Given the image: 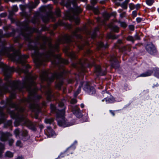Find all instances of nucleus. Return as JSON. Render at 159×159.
Listing matches in <instances>:
<instances>
[{
    "label": "nucleus",
    "instance_id": "nucleus-1",
    "mask_svg": "<svg viewBox=\"0 0 159 159\" xmlns=\"http://www.w3.org/2000/svg\"><path fill=\"white\" fill-rule=\"evenodd\" d=\"M21 15L27 18V20L22 23H19L20 26L21 30L19 35L15 38L14 42L17 43L20 36H22L29 42L28 47L30 49L33 50L32 56L34 57L36 62L39 65H41L43 61H50L55 66H58L61 63L67 64V60L61 58L59 55L54 54L55 51H58L59 44L64 43H69V45L76 44L80 49H82L84 46L87 45V41L78 33H81L82 30L77 28L72 33L71 35L66 34L58 39L56 44L53 46L50 39L45 36L39 35L36 37L35 40L31 38V35L33 32H38V30L34 28H31L28 25L30 20V16L23 11Z\"/></svg>",
    "mask_w": 159,
    "mask_h": 159
},
{
    "label": "nucleus",
    "instance_id": "nucleus-2",
    "mask_svg": "<svg viewBox=\"0 0 159 159\" xmlns=\"http://www.w3.org/2000/svg\"><path fill=\"white\" fill-rule=\"evenodd\" d=\"M2 30H0V60L2 56L5 55L11 60L20 64L22 67L18 66L15 70L13 67H10L2 62L0 63V67L2 68L5 79L7 81L3 86H0V94L7 92L11 93V94H15L14 91L17 90L21 92L23 88L29 91V94H37L34 80L37 76L28 72L27 69L30 68V66L26 63V60L28 57L27 55H21L20 51L22 45L18 43V49L12 45L9 48H6V41L1 39L2 37L13 36L16 31L13 30L11 33L4 34H2Z\"/></svg>",
    "mask_w": 159,
    "mask_h": 159
},
{
    "label": "nucleus",
    "instance_id": "nucleus-3",
    "mask_svg": "<svg viewBox=\"0 0 159 159\" xmlns=\"http://www.w3.org/2000/svg\"><path fill=\"white\" fill-rule=\"evenodd\" d=\"M65 72L63 68L60 70L59 72L52 74L49 70H44L41 72L40 74V79L41 81H46L48 84L53 81L55 79L57 80L56 87L59 89H61L63 83V75Z\"/></svg>",
    "mask_w": 159,
    "mask_h": 159
},
{
    "label": "nucleus",
    "instance_id": "nucleus-4",
    "mask_svg": "<svg viewBox=\"0 0 159 159\" xmlns=\"http://www.w3.org/2000/svg\"><path fill=\"white\" fill-rule=\"evenodd\" d=\"M40 11L41 13H43L45 15H43L41 13H36L34 15V18L32 20L33 23H37L38 24L40 21V18L42 19L44 23L48 22L50 19H51L52 21L55 20V18L51 11V7L47 6H42L40 8Z\"/></svg>",
    "mask_w": 159,
    "mask_h": 159
},
{
    "label": "nucleus",
    "instance_id": "nucleus-5",
    "mask_svg": "<svg viewBox=\"0 0 159 159\" xmlns=\"http://www.w3.org/2000/svg\"><path fill=\"white\" fill-rule=\"evenodd\" d=\"M65 102V101L64 99L61 100L59 101V107L62 108V109L61 110L56 109L55 106L53 104H51L50 106L51 111L55 112L57 113L56 120L57 121L58 125L60 126L63 127H66L73 125L72 123L67 122L65 119V107L64 106V103Z\"/></svg>",
    "mask_w": 159,
    "mask_h": 159
},
{
    "label": "nucleus",
    "instance_id": "nucleus-6",
    "mask_svg": "<svg viewBox=\"0 0 159 159\" xmlns=\"http://www.w3.org/2000/svg\"><path fill=\"white\" fill-rule=\"evenodd\" d=\"M73 4L74 6V9H72L70 12H68L66 15L67 17L70 20H75L77 25L79 24L80 20L78 18L75 17V16L78 15L82 11V10L80 7L76 6L75 2L74 1Z\"/></svg>",
    "mask_w": 159,
    "mask_h": 159
},
{
    "label": "nucleus",
    "instance_id": "nucleus-7",
    "mask_svg": "<svg viewBox=\"0 0 159 159\" xmlns=\"http://www.w3.org/2000/svg\"><path fill=\"white\" fill-rule=\"evenodd\" d=\"M102 93L103 97L105 98L104 99L102 100V101H104L105 99L107 103H112L115 102L114 98L106 91H103Z\"/></svg>",
    "mask_w": 159,
    "mask_h": 159
},
{
    "label": "nucleus",
    "instance_id": "nucleus-8",
    "mask_svg": "<svg viewBox=\"0 0 159 159\" xmlns=\"http://www.w3.org/2000/svg\"><path fill=\"white\" fill-rule=\"evenodd\" d=\"M106 73V71L101 69L100 66L97 65L95 66L94 74L97 76L105 75Z\"/></svg>",
    "mask_w": 159,
    "mask_h": 159
},
{
    "label": "nucleus",
    "instance_id": "nucleus-9",
    "mask_svg": "<svg viewBox=\"0 0 159 159\" xmlns=\"http://www.w3.org/2000/svg\"><path fill=\"white\" fill-rule=\"evenodd\" d=\"M84 89L85 91L89 93L90 94H94L95 92V89L93 87L90 86V83L89 82L86 83Z\"/></svg>",
    "mask_w": 159,
    "mask_h": 159
},
{
    "label": "nucleus",
    "instance_id": "nucleus-10",
    "mask_svg": "<svg viewBox=\"0 0 159 159\" xmlns=\"http://www.w3.org/2000/svg\"><path fill=\"white\" fill-rule=\"evenodd\" d=\"M45 92L47 96V99L48 101L51 100L53 98L55 99V97L56 96L55 94L52 93L51 90L49 88L45 89Z\"/></svg>",
    "mask_w": 159,
    "mask_h": 159
},
{
    "label": "nucleus",
    "instance_id": "nucleus-11",
    "mask_svg": "<svg viewBox=\"0 0 159 159\" xmlns=\"http://www.w3.org/2000/svg\"><path fill=\"white\" fill-rule=\"evenodd\" d=\"M71 111L78 118L81 117V113L79 107L77 106H72L71 107Z\"/></svg>",
    "mask_w": 159,
    "mask_h": 159
},
{
    "label": "nucleus",
    "instance_id": "nucleus-12",
    "mask_svg": "<svg viewBox=\"0 0 159 159\" xmlns=\"http://www.w3.org/2000/svg\"><path fill=\"white\" fill-rule=\"evenodd\" d=\"M79 64L82 70L84 68L91 65L89 61L86 59L79 60Z\"/></svg>",
    "mask_w": 159,
    "mask_h": 159
},
{
    "label": "nucleus",
    "instance_id": "nucleus-13",
    "mask_svg": "<svg viewBox=\"0 0 159 159\" xmlns=\"http://www.w3.org/2000/svg\"><path fill=\"white\" fill-rule=\"evenodd\" d=\"M146 49L148 52L151 54H153L156 51L154 46L152 43L148 44L146 46Z\"/></svg>",
    "mask_w": 159,
    "mask_h": 159
},
{
    "label": "nucleus",
    "instance_id": "nucleus-14",
    "mask_svg": "<svg viewBox=\"0 0 159 159\" xmlns=\"http://www.w3.org/2000/svg\"><path fill=\"white\" fill-rule=\"evenodd\" d=\"M0 137V140L1 141H4L7 140L8 137L11 136L12 135L8 132L3 133L1 132Z\"/></svg>",
    "mask_w": 159,
    "mask_h": 159
},
{
    "label": "nucleus",
    "instance_id": "nucleus-15",
    "mask_svg": "<svg viewBox=\"0 0 159 159\" xmlns=\"http://www.w3.org/2000/svg\"><path fill=\"white\" fill-rule=\"evenodd\" d=\"M45 134L48 137H51L55 134V132L50 127H48L45 131Z\"/></svg>",
    "mask_w": 159,
    "mask_h": 159
},
{
    "label": "nucleus",
    "instance_id": "nucleus-16",
    "mask_svg": "<svg viewBox=\"0 0 159 159\" xmlns=\"http://www.w3.org/2000/svg\"><path fill=\"white\" fill-rule=\"evenodd\" d=\"M111 60L113 61L111 63V66L115 68H118L119 67V65L116 61V57L115 56H113L111 57Z\"/></svg>",
    "mask_w": 159,
    "mask_h": 159
},
{
    "label": "nucleus",
    "instance_id": "nucleus-17",
    "mask_svg": "<svg viewBox=\"0 0 159 159\" xmlns=\"http://www.w3.org/2000/svg\"><path fill=\"white\" fill-rule=\"evenodd\" d=\"M153 73V71L152 70H149L147 71L140 75L139 77H145L151 75Z\"/></svg>",
    "mask_w": 159,
    "mask_h": 159
},
{
    "label": "nucleus",
    "instance_id": "nucleus-18",
    "mask_svg": "<svg viewBox=\"0 0 159 159\" xmlns=\"http://www.w3.org/2000/svg\"><path fill=\"white\" fill-rule=\"evenodd\" d=\"M15 12L12 11L9 12V18L11 20V23H14L16 20L12 18V16L15 15Z\"/></svg>",
    "mask_w": 159,
    "mask_h": 159
},
{
    "label": "nucleus",
    "instance_id": "nucleus-19",
    "mask_svg": "<svg viewBox=\"0 0 159 159\" xmlns=\"http://www.w3.org/2000/svg\"><path fill=\"white\" fill-rule=\"evenodd\" d=\"M2 108H0V115L1 116V118H0V124L4 122L5 120V115L1 112Z\"/></svg>",
    "mask_w": 159,
    "mask_h": 159
},
{
    "label": "nucleus",
    "instance_id": "nucleus-20",
    "mask_svg": "<svg viewBox=\"0 0 159 159\" xmlns=\"http://www.w3.org/2000/svg\"><path fill=\"white\" fill-rule=\"evenodd\" d=\"M5 157L12 158L13 156V153L10 151H7L5 152Z\"/></svg>",
    "mask_w": 159,
    "mask_h": 159
},
{
    "label": "nucleus",
    "instance_id": "nucleus-21",
    "mask_svg": "<svg viewBox=\"0 0 159 159\" xmlns=\"http://www.w3.org/2000/svg\"><path fill=\"white\" fill-rule=\"evenodd\" d=\"M4 146L3 144L0 142V157H1L4 150Z\"/></svg>",
    "mask_w": 159,
    "mask_h": 159
},
{
    "label": "nucleus",
    "instance_id": "nucleus-22",
    "mask_svg": "<svg viewBox=\"0 0 159 159\" xmlns=\"http://www.w3.org/2000/svg\"><path fill=\"white\" fill-rule=\"evenodd\" d=\"M68 56L72 59H76V56L75 53L73 52H69L68 53Z\"/></svg>",
    "mask_w": 159,
    "mask_h": 159
},
{
    "label": "nucleus",
    "instance_id": "nucleus-23",
    "mask_svg": "<svg viewBox=\"0 0 159 159\" xmlns=\"http://www.w3.org/2000/svg\"><path fill=\"white\" fill-rule=\"evenodd\" d=\"M98 45L100 48H106L108 47V45L107 44H104L102 42H100L98 43Z\"/></svg>",
    "mask_w": 159,
    "mask_h": 159
},
{
    "label": "nucleus",
    "instance_id": "nucleus-24",
    "mask_svg": "<svg viewBox=\"0 0 159 159\" xmlns=\"http://www.w3.org/2000/svg\"><path fill=\"white\" fill-rule=\"evenodd\" d=\"M54 119L53 118L46 119L45 120V122L46 123L51 124L54 121Z\"/></svg>",
    "mask_w": 159,
    "mask_h": 159
},
{
    "label": "nucleus",
    "instance_id": "nucleus-25",
    "mask_svg": "<svg viewBox=\"0 0 159 159\" xmlns=\"http://www.w3.org/2000/svg\"><path fill=\"white\" fill-rule=\"evenodd\" d=\"M154 75L159 78V68H156L155 70Z\"/></svg>",
    "mask_w": 159,
    "mask_h": 159
},
{
    "label": "nucleus",
    "instance_id": "nucleus-26",
    "mask_svg": "<svg viewBox=\"0 0 159 159\" xmlns=\"http://www.w3.org/2000/svg\"><path fill=\"white\" fill-rule=\"evenodd\" d=\"M154 0H146V4L149 6H151L154 2Z\"/></svg>",
    "mask_w": 159,
    "mask_h": 159
},
{
    "label": "nucleus",
    "instance_id": "nucleus-27",
    "mask_svg": "<svg viewBox=\"0 0 159 159\" xmlns=\"http://www.w3.org/2000/svg\"><path fill=\"white\" fill-rule=\"evenodd\" d=\"M108 37L109 39L111 38L113 39H115L117 38V36L112 34H110L108 35Z\"/></svg>",
    "mask_w": 159,
    "mask_h": 159
},
{
    "label": "nucleus",
    "instance_id": "nucleus-28",
    "mask_svg": "<svg viewBox=\"0 0 159 159\" xmlns=\"http://www.w3.org/2000/svg\"><path fill=\"white\" fill-rule=\"evenodd\" d=\"M103 16L106 20H107L110 18V15L107 13H104L103 14Z\"/></svg>",
    "mask_w": 159,
    "mask_h": 159
},
{
    "label": "nucleus",
    "instance_id": "nucleus-29",
    "mask_svg": "<svg viewBox=\"0 0 159 159\" xmlns=\"http://www.w3.org/2000/svg\"><path fill=\"white\" fill-rule=\"evenodd\" d=\"M99 30V29L98 27H96L95 29L94 32L91 35L92 38L93 39H94L96 37V32L97 31H98Z\"/></svg>",
    "mask_w": 159,
    "mask_h": 159
},
{
    "label": "nucleus",
    "instance_id": "nucleus-30",
    "mask_svg": "<svg viewBox=\"0 0 159 159\" xmlns=\"http://www.w3.org/2000/svg\"><path fill=\"white\" fill-rule=\"evenodd\" d=\"M127 39L128 41H131L133 43H134V38L133 37L130 36L128 37L127 38Z\"/></svg>",
    "mask_w": 159,
    "mask_h": 159
},
{
    "label": "nucleus",
    "instance_id": "nucleus-31",
    "mask_svg": "<svg viewBox=\"0 0 159 159\" xmlns=\"http://www.w3.org/2000/svg\"><path fill=\"white\" fill-rule=\"evenodd\" d=\"M112 30L115 32H118L119 31V28L117 26L115 25L112 27Z\"/></svg>",
    "mask_w": 159,
    "mask_h": 159
},
{
    "label": "nucleus",
    "instance_id": "nucleus-32",
    "mask_svg": "<svg viewBox=\"0 0 159 159\" xmlns=\"http://www.w3.org/2000/svg\"><path fill=\"white\" fill-rule=\"evenodd\" d=\"M127 4L128 3L124 2L121 4V6L124 9H126L127 8Z\"/></svg>",
    "mask_w": 159,
    "mask_h": 159
},
{
    "label": "nucleus",
    "instance_id": "nucleus-33",
    "mask_svg": "<svg viewBox=\"0 0 159 159\" xmlns=\"http://www.w3.org/2000/svg\"><path fill=\"white\" fill-rule=\"evenodd\" d=\"M35 5H33L31 7L32 8H35L36 6L39 4V0H35Z\"/></svg>",
    "mask_w": 159,
    "mask_h": 159
},
{
    "label": "nucleus",
    "instance_id": "nucleus-34",
    "mask_svg": "<svg viewBox=\"0 0 159 159\" xmlns=\"http://www.w3.org/2000/svg\"><path fill=\"white\" fill-rule=\"evenodd\" d=\"M22 135L23 137H25L27 135L28 132L26 130H23L22 131Z\"/></svg>",
    "mask_w": 159,
    "mask_h": 159
},
{
    "label": "nucleus",
    "instance_id": "nucleus-35",
    "mask_svg": "<svg viewBox=\"0 0 159 159\" xmlns=\"http://www.w3.org/2000/svg\"><path fill=\"white\" fill-rule=\"evenodd\" d=\"M81 89V86H80L78 88L77 91L75 93V96H77L80 92Z\"/></svg>",
    "mask_w": 159,
    "mask_h": 159
},
{
    "label": "nucleus",
    "instance_id": "nucleus-36",
    "mask_svg": "<svg viewBox=\"0 0 159 159\" xmlns=\"http://www.w3.org/2000/svg\"><path fill=\"white\" fill-rule=\"evenodd\" d=\"M14 133L16 135V137H17L20 134V131L19 129H16L14 131Z\"/></svg>",
    "mask_w": 159,
    "mask_h": 159
},
{
    "label": "nucleus",
    "instance_id": "nucleus-37",
    "mask_svg": "<svg viewBox=\"0 0 159 159\" xmlns=\"http://www.w3.org/2000/svg\"><path fill=\"white\" fill-rule=\"evenodd\" d=\"M12 11L15 12L17 11H18V8L16 5H14L12 7Z\"/></svg>",
    "mask_w": 159,
    "mask_h": 159
},
{
    "label": "nucleus",
    "instance_id": "nucleus-38",
    "mask_svg": "<svg viewBox=\"0 0 159 159\" xmlns=\"http://www.w3.org/2000/svg\"><path fill=\"white\" fill-rule=\"evenodd\" d=\"M129 7L131 10H133L135 8V5L132 3L129 4Z\"/></svg>",
    "mask_w": 159,
    "mask_h": 159
},
{
    "label": "nucleus",
    "instance_id": "nucleus-39",
    "mask_svg": "<svg viewBox=\"0 0 159 159\" xmlns=\"http://www.w3.org/2000/svg\"><path fill=\"white\" fill-rule=\"evenodd\" d=\"M55 13L57 16H60V10L58 9H57Z\"/></svg>",
    "mask_w": 159,
    "mask_h": 159
},
{
    "label": "nucleus",
    "instance_id": "nucleus-40",
    "mask_svg": "<svg viewBox=\"0 0 159 159\" xmlns=\"http://www.w3.org/2000/svg\"><path fill=\"white\" fill-rule=\"evenodd\" d=\"M98 0H91V3L93 6L95 5L97 2Z\"/></svg>",
    "mask_w": 159,
    "mask_h": 159
},
{
    "label": "nucleus",
    "instance_id": "nucleus-41",
    "mask_svg": "<svg viewBox=\"0 0 159 159\" xmlns=\"http://www.w3.org/2000/svg\"><path fill=\"white\" fill-rule=\"evenodd\" d=\"M120 25L121 27L125 28L127 26V25L124 22H120Z\"/></svg>",
    "mask_w": 159,
    "mask_h": 159
},
{
    "label": "nucleus",
    "instance_id": "nucleus-42",
    "mask_svg": "<svg viewBox=\"0 0 159 159\" xmlns=\"http://www.w3.org/2000/svg\"><path fill=\"white\" fill-rule=\"evenodd\" d=\"M8 141L9 145L10 146H11L14 142V140L13 139H9Z\"/></svg>",
    "mask_w": 159,
    "mask_h": 159
},
{
    "label": "nucleus",
    "instance_id": "nucleus-43",
    "mask_svg": "<svg viewBox=\"0 0 159 159\" xmlns=\"http://www.w3.org/2000/svg\"><path fill=\"white\" fill-rule=\"evenodd\" d=\"M57 25H56L54 26V29H56L58 25H63V23L61 21H60L58 22Z\"/></svg>",
    "mask_w": 159,
    "mask_h": 159
},
{
    "label": "nucleus",
    "instance_id": "nucleus-44",
    "mask_svg": "<svg viewBox=\"0 0 159 159\" xmlns=\"http://www.w3.org/2000/svg\"><path fill=\"white\" fill-rule=\"evenodd\" d=\"M77 100L75 99H72L70 101V103L71 104H75L76 103Z\"/></svg>",
    "mask_w": 159,
    "mask_h": 159
},
{
    "label": "nucleus",
    "instance_id": "nucleus-45",
    "mask_svg": "<svg viewBox=\"0 0 159 159\" xmlns=\"http://www.w3.org/2000/svg\"><path fill=\"white\" fill-rule=\"evenodd\" d=\"M132 15L134 17H136L137 15V12L136 11H134L132 12Z\"/></svg>",
    "mask_w": 159,
    "mask_h": 159
},
{
    "label": "nucleus",
    "instance_id": "nucleus-46",
    "mask_svg": "<svg viewBox=\"0 0 159 159\" xmlns=\"http://www.w3.org/2000/svg\"><path fill=\"white\" fill-rule=\"evenodd\" d=\"M134 40H136V39H137V40H139V39H140V38L138 36V35L137 34H136L134 36Z\"/></svg>",
    "mask_w": 159,
    "mask_h": 159
},
{
    "label": "nucleus",
    "instance_id": "nucleus-47",
    "mask_svg": "<svg viewBox=\"0 0 159 159\" xmlns=\"http://www.w3.org/2000/svg\"><path fill=\"white\" fill-rule=\"evenodd\" d=\"M137 22L138 23H140L142 20V19L141 18L138 17L136 19Z\"/></svg>",
    "mask_w": 159,
    "mask_h": 159
},
{
    "label": "nucleus",
    "instance_id": "nucleus-48",
    "mask_svg": "<svg viewBox=\"0 0 159 159\" xmlns=\"http://www.w3.org/2000/svg\"><path fill=\"white\" fill-rule=\"evenodd\" d=\"M130 30H134V26L133 25H130L129 26Z\"/></svg>",
    "mask_w": 159,
    "mask_h": 159
},
{
    "label": "nucleus",
    "instance_id": "nucleus-49",
    "mask_svg": "<svg viewBox=\"0 0 159 159\" xmlns=\"http://www.w3.org/2000/svg\"><path fill=\"white\" fill-rule=\"evenodd\" d=\"M21 144V142L20 141H17L16 143V146H20Z\"/></svg>",
    "mask_w": 159,
    "mask_h": 159
},
{
    "label": "nucleus",
    "instance_id": "nucleus-50",
    "mask_svg": "<svg viewBox=\"0 0 159 159\" xmlns=\"http://www.w3.org/2000/svg\"><path fill=\"white\" fill-rule=\"evenodd\" d=\"M93 11H94V13L96 14H98L99 13V11L98 9H94Z\"/></svg>",
    "mask_w": 159,
    "mask_h": 159
},
{
    "label": "nucleus",
    "instance_id": "nucleus-51",
    "mask_svg": "<svg viewBox=\"0 0 159 159\" xmlns=\"http://www.w3.org/2000/svg\"><path fill=\"white\" fill-rule=\"evenodd\" d=\"M87 8L88 9H90V10H92V9H94L93 8V6H87Z\"/></svg>",
    "mask_w": 159,
    "mask_h": 159
},
{
    "label": "nucleus",
    "instance_id": "nucleus-52",
    "mask_svg": "<svg viewBox=\"0 0 159 159\" xmlns=\"http://www.w3.org/2000/svg\"><path fill=\"white\" fill-rule=\"evenodd\" d=\"M125 12H123L120 14V16L121 17V18H123L125 16Z\"/></svg>",
    "mask_w": 159,
    "mask_h": 159
},
{
    "label": "nucleus",
    "instance_id": "nucleus-53",
    "mask_svg": "<svg viewBox=\"0 0 159 159\" xmlns=\"http://www.w3.org/2000/svg\"><path fill=\"white\" fill-rule=\"evenodd\" d=\"M7 124L8 125L10 126L12 124V121H11V120H9L7 122Z\"/></svg>",
    "mask_w": 159,
    "mask_h": 159
},
{
    "label": "nucleus",
    "instance_id": "nucleus-54",
    "mask_svg": "<svg viewBox=\"0 0 159 159\" xmlns=\"http://www.w3.org/2000/svg\"><path fill=\"white\" fill-rule=\"evenodd\" d=\"M1 17H5L6 16V14L5 13H2L0 15Z\"/></svg>",
    "mask_w": 159,
    "mask_h": 159
},
{
    "label": "nucleus",
    "instance_id": "nucleus-55",
    "mask_svg": "<svg viewBox=\"0 0 159 159\" xmlns=\"http://www.w3.org/2000/svg\"><path fill=\"white\" fill-rule=\"evenodd\" d=\"M39 128L41 129H43V125L42 124H39Z\"/></svg>",
    "mask_w": 159,
    "mask_h": 159
},
{
    "label": "nucleus",
    "instance_id": "nucleus-56",
    "mask_svg": "<svg viewBox=\"0 0 159 159\" xmlns=\"http://www.w3.org/2000/svg\"><path fill=\"white\" fill-rule=\"evenodd\" d=\"M9 28V27L8 26H4L3 27L4 30L6 31Z\"/></svg>",
    "mask_w": 159,
    "mask_h": 159
},
{
    "label": "nucleus",
    "instance_id": "nucleus-57",
    "mask_svg": "<svg viewBox=\"0 0 159 159\" xmlns=\"http://www.w3.org/2000/svg\"><path fill=\"white\" fill-rule=\"evenodd\" d=\"M42 30H48V28H47L45 26H43V27H42Z\"/></svg>",
    "mask_w": 159,
    "mask_h": 159
},
{
    "label": "nucleus",
    "instance_id": "nucleus-58",
    "mask_svg": "<svg viewBox=\"0 0 159 159\" xmlns=\"http://www.w3.org/2000/svg\"><path fill=\"white\" fill-rule=\"evenodd\" d=\"M110 112L112 114L113 116H115V114L114 111H112L110 110Z\"/></svg>",
    "mask_w": 159,
    "mask_h": 159
},
{
    "label": "nucleus",
    "instance_id": "nucleus-59",
    "mask_svg": "<svg viewBox=\"0 0 159 159\" xmlns=\"http://www.w3.org/2000/svg\"><path fill=\"white\" fill-rule=\"evenodd\" d=\"M67 28L68 29H71L72 28V26L70 25H67Z\"/></svg>",
    "mask_w": 159,
    "mask_h": 159
},
{
    "label": "nucleus",
    "instance_id": "nucleus-60",
    "mask_svg": "<svg viewBox=\"0 0 159 159\" xmlns=\"http://www.w3.org/2000/svg\"><path fill=\"white\" fill-rule=\"evenodd\" d=\"M135 8H136L137 9L139 8L140 7V5L139 4H137L136 5H135Z\"/></svg>",
    "mask_w": 159,
    "mask_h": 159
},
{
    "label": "nucleus",
    "instance_id": "nucleus-61",
    "mask_svg": "<svg viewBox=\"0 0 159 159\" xmlns=\"http://www.w3.org/2000/svg\"><path fill=\"white\" fill-rule=\"evenodd\" d=\"M20 7L21 8V9L23 10H24V7L22 5H20Z\"/></svg>",
    "mask_w": 159,
    "mask_h": 159
},
{
    "label": "nucleus",
    "instance_id": "nucleus-62",
    "mask_svg": "<svg viewBox=\"0 0 159 159\" xmlns=\"http://www.w3.org/2000/svg\"><path fill=\"white\" fill-rule=\"evenodd\" d=\"M117 42L119 44H121L122 43V41L120 40H118Z\"/></svg>",
    "mask_w": 159,
    "mask_h": 159
},
{
    "label": "nucleus",
    "instance_id": "nucleus-63",
    "mask_svg": "<svg viewBox=\"0 0 159 159\" xmlns=\"http://www.w3.org/2000/svg\"><path fill=\"white\" fill-rule=\"evenodd\" d=\"M48 1V0H42L43 2L44 3H46Z\"/></svg>",
    "mask_w": 159,
    "mask_h": 159
},
{
    "label": "nucleus",
    "instance_id": "nucleus-64",
    "mask_svg": "<svg viewBox=\"0 0 159 159\" xmlns=\"http://www.w3.org/2000/svg\"><path fill=\"white\" fill-rule=\"evenodd\" d=\"M129 1V0H125V1L124 2L127 3H128Z\"/></svg>",
    "mask_w": 159,
    "mask_h": 159
}]
</instances>
